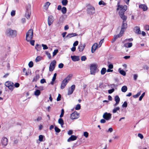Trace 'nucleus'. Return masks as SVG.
Instances as JSON below:
<instances>
[{
  "mask_svg": "<svg viewBox=\"0 0 149 149\" xmlns=\"http://www.w3.org/2000/svg\"><path fill=\"white\" fill-rule=\"evenodd\" d=\"M127 6L126 5L123 6H118L117 10H119V12L120 17L124 20H126L127 19L126 17L124 15L125 11L127 10Z\"/></svg>",
  "mask_w": 149,
  "mask_h": 149,
  "instance_id": "f257e3e1",
  "label": "nucleus"
},
{
  "mask_svg": "<svg viewBox=\"0 0 149 149\" xmlns=\"http://www.w3.org/2000/svg\"><path fill=\"white\" fill-rule=\"evenodd\" d=\"M6 33L9 36L14 38L17 35V31L15 30H12L11 29L9 28L7 29Z\"/></svg>",
  "mask_w": 149,
  "mask_h": 149,
  "instance_id": "f03ea898",
  "label": "nucleus"
},
{
  "mask_svg": "<svg viewBox=\"0 0 149 149\" xmlns=\"http://www.w3.org/2000/svg\"><path fill=\"white\" fill-rule=\"evenodd\" d=\"M98 71L99 70L97 69V65L96 64H92L91 65L90 72L91 74L95 75Z\"/></svg>",
  "mask_w": 149,
  "mask_h": 149,
  "instance_id": "7ed1b4c3",
  "label": "nucleus"
},
{
  "mask_svg": "<svg viewBox=\"0 0 149 149\" xmlns=\"http://www.w3.org/2000/svg\"><path fill=\"white\" fill-rule=\"evenodd\" d=\"M33 31L32 29H30L27 32L26 34V38L27 41L29 42L33 38Z\"/></svg>",
  "mask_w": 149,
  "mask_h": 149,
  "instance_id": "20e7f679",
  "label": "nucleus"
},
{
  "mask_svg": "<svg viewBox=\"0 0 149 149\" xmlns=\"http://www.w3.org/2000/svg\"><path fill=\"white\" fill-rule=\"evenodd\" d=\"M87 13L90 15H93L95 12V8L90 5H88L87 6Z\"/></svg>",
  "mask_w": 149,
  "mask_h": 149,
  "instance_id": "39448f33",
  "label": "nucleus"
},
{
  "mask_svg": "<svg viewBox=\"0 0 149 149\" xmlns=\"http://www.w3.org/2000/svg\"><path fill=\"white\" fill-rule=\"evenodd\" d=\"M5 85L11 91H13L14 88V84L12 82L7 81L5 82Z\"/></svg>",
  "mask_w": 149,
  "mask_h": 149,
  "instance_id": "423d86ee",
  "label": "nucleus"
},
{
  "mask_svg": "<svg viewBox=\"0 0 149 149\" xmlns=\"http://www.w3.org/2000/svg\"><path fill=\"white\" fill-rule=\"evenodd\" d=\"M123 23L120 32L121 34L123 35L125 31V29H126L127 27V24L125 22V20H123Z\"/></svg>",
  "mask_w": 149,
  "mask_h": 149,
  "instance_id": "0eeeda50",
  "label": "nucleus"
},
{
  "mask_svg": "<svg viewBox=\"0 0 149 149\" xmlns=\"http://www.w3.org/2000/svg\"><path fill=\"white\" fill-rule=\"evenodd\" d=\"M56 64L55 60L53 61L50 63L49 66V71H52L54 70Z\"/></svg>",
  "mask_w": 149,
  "mask_h": 149,
  "instance_id": "6e6552de",
  "label": "nucleus"
},
{
  "mask_svg": "<svg viewBox=\"0 0 149 149\" xmlns=\"http://www.w3.org/2000/svg\"><path fill=\"white\" fill-rule=\"evenodd\" d=\"M79 117V113L76 111L72 113L70 116V118L72 120L77 119Z\"/></svg>",
  "mask_w": 149,
  "mask_h": 149,
  "instance_id": "1a4fd4ad",
  "label": "nucleus"
},
{
  "mask_svg": "<svg viewBox=\"0 0 149 149\" xmlns=\"http://www.w3.org/2000/svg\"><path fill=\"white\" fill-rule=\"evenodd\" d=\"M111 114L109 113L105 112L104 113L103 115V117L105 120H108L110 119L111 118Z\"/></svg>",
  "mask_w": 149,
  "mask_h": 149,
  "instance_id": "9d476101",
  "label": "nucleus"
},
{
  "mask_svg": "<svg viewBox=\"0 0 149 149\" xmlns=\"http://www.w3.org/2000/svg\"><path fill=\"white\" fill-rule=\"evenodd\" d=\"M54 21L53 17L52 15H50L48 19V25L50 26L53 22Z\"/></svg>",
  "mask_w": 149,
  "mask_h": 149,
  "instance_id": "9b49d317",
  "label": "nucleus"
},
{
  "mask_svg": "<svg viewBox=\"0 0 149 149\" xmlns=\"http://www.w3.org/2000/svg\"><path fill=\"white\" fill-rule=\"evenodd\" d=\"M75 88V86L73 85L68 90V95H71L72 93Z\"/></svg>",
  "mask_w": 149,
  "mask_h": 149,
  "instance_id": "f8f14e48",
  "label": "nucleus"
},
{
  "mask_svg": "<svg viewBox=\"0 0 149 149\" xmlns=\"http://www.w3.org/2000/svg\"><path fill=\"white\" fill-rule=\"evenodd\" d=\"M8 143V140L6 137L3 138L1 139V143L3 146H6L7 145Z\"/></svg>",
  "mask_w": 149,
  "mask_h": 149,
  "instance_id": "ddd939ff",
  "label": "nucleus"
},
{
  "mask_svg": "<svg viewBox=\"0 0 149 149\" xmlns=\"http://www.w3.org/2000/svg\"><path fill=\"white\" fill-rule=\"evenodd\" d=\"M98 46L97 43H95L92 46L91 49V52L92 53H94Z\"/></svg>",
  "mask_w": 149,
  "mask_h": 149,
  "instance_id": "4468645a",
  "label": "nucleus"
},
{
  "mask_svg": "<svg viewBox=\"0 0 149 149\" xmlns=\"http://www.w3.org/2000/svg\"><path fill=\"white\" fill-rule=\"evenodd\" d=\"M68 83V82L66 80L64 79L61 83L60 87L61 89H64Z\"/></svg>",
  "mask_w": 149,
  "mask_h": 149,
  "instance_id": "2eb2a0df",
  "label": "nucleus"
},
{
  "mask_svg": "<svg viewBox=\"0 0 149 149\" xmlns=\"http://www.w3.org/2000/svg\"><path fill=\"white\" fill-rule=\"evenodd\" d=\"M85 46L86 45L85 44H79L78 47L79 51L80 52H82L84 50Z\"/></svg>",
  "mask_w": 149,
  "mask_h": 149,
  "instance_id": "dca6fc26",
  "label": "nucleus"
},
{
  "mask_svg": "<svg viewBox=\"0 0 149 149\" xmlns=\"http://www.w3.org/2000/svg\"><path fill=\"white\" fill-rule=\"evenodd\" d=\"M134 31L135 33L136 34H140L141 33V32L140 28L138 26H136L134 27Z\"/></svg>",
  "mask_w": 149,
  "mask_h": 149,
  "instance_id": "f3484780",
  "label": "nucleus"
},
{
  "mask_svg": "<svg viewBox=\"0 0 149 149\" xmlns=\"http://www.w3.org/2000/svg\"><path fill=\"white\" fill-rule=\"evenodd\" d=\"M123 35L122 34H120V33L119 34H118V35H117L116 36H114L113 38L112 39L111 42L112 43L113 42L118 38L122 36Z\"/></svg>",
  "mask_w": 149,
  "mask_h": 149,
  "instance_id": "a211bd4d",
  "label": "nucleus"
},
{
  "mask_svg": "<svg viewBox=\"0 0 149 149\" xmlns=\"http://www.w3.org/2000/svg\"><path fill=\"white\" fill-rule=\"evenodd\" d=\"M77 139V137L76 136L73 135H72L70 138L68 139L67 141L68 142H69L71 141L75 140Z\"/></svg>",
  "mask_w": 149,
  "mask_h": 149,
  "instance_id": "6ab92c4d",
  "label": "nucleus"
},
{
  "mask_svg": "<svg viewBox=\"0 0 149 149\" xmlns=\"http://www.w3.org/2000/svg\"><path fill=\"white\" fill-rule=\"evenodd\" d=\"M71 58L72 60L74 61H78L79 60V57L78 56H71Z\"/></svg>",
  "mask_w": 149,
  "mask_h": 149,
  "instance_id": "aec40b11",
  "label": "nucleus"
},
{
  "mask_svg": "<svg viewBox=\"0 0 149 149\" xmlns=\"http://www.w3.org/2000/svg\"><path fill=\"white\" fill-rule=\"evenodd\" d=\"M139 8L142 9L143 11H145L148 9V7L145 4H141L139 6Z\"/></svg>",
  "mask_w": 149,
  "mask_h": 149,
  "instance_id": "412c9836",
  "label": "nucleus"
},
{
  "mask_svg": "<svg viewBox=\"0 0 149 149\" xmlns=\"http://www.w3.org/2000/svg\"><path fill=\"white\" fill-rule=\"evenodd\" d=\"M77 36L76 33H70L68 34L66 36V38H70L72 37Z\"/></svg>",
  "mask_w": 149,
  "mask_h": 149,
  "instance_id": "4be33fe9",
  "label": "nucleus"
},
{
  "mask_svg": "<svg viewBox=\"0 0 149 149\" xmlns=\"http://www.w3.org/2000/svg\"><path fill=\"white\" fill-rule=\"evenodd\" d=\"M72 76L73 75L72 74H70L64 79L65 80H66V81L68 82L71 79Z\"/></svg>",
  "mask_w": 149,
  "mask_h": 149,
  "instance_id": "5701e85b",
  "label": "nucleus"
},
{
  "mask_svg": "<svg viewBox=\"0 0 149 149\" xmlns=\"http://www.w3.org/2000/svg\"><path fill=\"white\" fill-rule=\"evenodd\" d=\"M40 78V76L38 74H36V76L34 77L33 79V82H36Z\"/></svg>",
  "mask_w": 149,
  "mask_h": 149,
  "instance_id": "b1692460",
  "label": "nucleus"
},
{
  "mask_svg": "<svg viewBox=\"0 0 149 149\" xmlns=\"http://www.w3.org/2000/svg\"><path fill=\"white\" fill-rule=\"evenodd\" d=\"M50 3L49 2H46L45 3V4L44 6V9H45V10H47L48 8V7L50 5Z\"/></svg>",
  "mask_w": 149,
  "mask_h": 149,
  "instance_id": "393cba45",
  "label": "nucleus"
},
{
  "mask_svg": "<svg viewBox=\"0 0 149 149\" xmlns=\"http://www.w3.org/2000/svg\"><path fill=\"white\" fill-rule=\"evenodd\" d=\"M132 42L126 43L124 44V46L126 47L130 48L132 47Z\"/></svg>",
  "mask_w": 149,
  "mask_h": 149,
  "instance_id": "a878e982",
  "label": "nucleus"
},
{
  "mask_svg": "<svg viewBox=\"0 0 149 149\" xmlns=\"http://www.w3.org/2000/svg\"><path fill=\"white\" fill-rule=\"evenodd\" d=\"M35 48L36 49L37 51H39L41 49V46L38 44H37L36 45L35 47Z\"/></svg>",
  "mask_w": 149,
  "mask_h": 149,
  "instance_id": "bb28decb",
  "label": "nucleus"
},
{
  "mask_svg": "<svg viewBox=\"0 0 149 149\" xmlns=\"http://www.w3.org/2000/svg\"><path fill=\"white\" fill-rule=\"evenodd\" d=\"M58 122L59 124L61 125V127H62L64 124L63 121V119L61 118H59Z\"/></svg>",
  "mask_w": 149,
  "mask_h": 149,
  "instance_id": "cd10ccee",
  "label": "nucleus"
},
{
  "mask_svg": "<svg viewBox=\"0 0 149 149\" xmlns=\"http://www.w3.org/2000/svg\"><path fill=\"white\" fill-rule=\"evenodd\" d=\"M118 71L123 76H125L126 75V72L123 70H121L120 68H119L118 69Z\"/></svg>",
  "mask_w": 149,
  "mask_h": 149,
  "instance_id": "c85d7f7f",
  "label": "nucleus"
},
{
  "mask_svg": "<svg viewBox=\"0 0 149 149\" xmlns=\"http://www.w3.org/2000/svg\"><path fill=\"white\" fill-rule=\"evenodd\" d=\"M31 14V12L28 11L26 12V13L25 15V16L27 19H29L30 18Z\"/></svg>",
  "mask_w": 149,
  "mask_h": 149,
  "instance_id": "c756f323",
  "label": "nucleus"
},
{
  "mask_svg": "<svg viewBox=\"0 0 149 149\" xmlns=\"http://www.w3.org/2000/svg\"><path fill=\"white\" fill-rule=\"evenodd\" d=\"M120 108L119 107H115L112 110V112L113 113H116L117 111L120 110Z\"/></svg>",
  "mask_w": 149,
  "mask_h": 149,
  "instance_id": "7c9ffc66",
  "label": "nucleus"
},
{
  "mask_svg": "<svg viewBox=\"0 0 149 149\" xmlns=\"http://www.w3.org/2000/svg\"><path fill=\"white\" fill-rule=\"evenodd\" d=\"M127 87L126 86H124L122 87L121 91L123 92H126L127 90Z\"/></svg>",
  "mask_w": 149,
  "mask_h": 149,
  "instance_id": "2f4dec72",
  "label": "nucleus"
},
{
  "mask_svg": "<svg viewBox=\"0 0 149 149\" xmlns=\"http://www.w3.org/2000/svg\"><path fill=\"white\" fill-rule=\"evenodd\" d=\"M106 71V69L105 68H102L101 71V74L103 75L105 74Z\"/></svg>",
  "mask_w": 149,
  "mask_h": 149,
  "instance_id": "473e14b6",
  "label": "nucleus"
},
{
  "mask_svg": "<svg viewBox=\"0 0 149 149\" xmlns=\"http://www.w3.org/2000/svg\"><path fill=\"white\" fill-rule=\"evenodd\" d=\"M42 57L41 56H38L35 59V61L36 62L39 61L42 59Z\"/></svg>",
  "mask_w": 149,
  "mask_h": 149,
  "instance_id": "72a5a7b5",
  "label": "nucleus"
},
{
  "mask_svg": "<svg viewBox=\"0 0 149 149\" xmlns=\"http://www.w3.org/2000/svg\"><path fill=\"white\" fill-rule=\"evenodd\" d=\"M40 94V92L39 90H37L34 92V95L36 96H38Z\"/></svg>",
  "mask_w": 149,
  "mask_h": 149,
  "instance_id": "f704fd0d",
  "label": "nucleus"
},
{
  "mask_svg": "<svg viewBox=\"0 0 149 149\" xmlns=\"http://www.w3.org/2000/svg\"><path fill=\"white\" fill-rule=\"evenodd\" d=\"M61 3L63 5L65 6L68 3V1L67 0H63Z\"/></svg>",
  "mask_w": 149,
  "mask_h": 149,
  "instance_id": "c9c22d12",
  "label": "nucleus"
},
{
  "mask_svg": "<svg viewBox=\"0 0 149 149\" xmlns=\"http://www.w3.org/2000/svg\"><path fill=\"white\" fill-rule=\"evenodd\" d=\"M116 102H119L120 99L118 95H116L114 98Z\"/></svg>",
  "mask_w": 149,
  "mask_h": 149,
  "instance_id": "e433bc0d",
  "label": "nucleus"
},
{
  "mask_svg": "<svg viewBox=\"0 0 149 149\" xmlns=\"http://www.w3.org/2000/svg\"><path fill=\"white\" fill-rule=\"evenodd\" d=\"M66 11L67 9L66 7H63L61 9V11L63 14H65L66 13Z\"/></svg>",
  "mask_w": 149,
  "mask_h": 149,
  "instance_id": "4c0bfd02",
  "label": "nucleus"
},
{
  "mask_svg": "<svg viewBox=\"0 0 149 149\" xmlns=\"http://www.w3.org/2000/svg\"><path fill=\"white\" fill-rule=\"evenodd\" d=\"M141 91L138 93L136 94L133 95V97L134 98H137L141 94Z\"/></svg>",
  "mask_w": 149,
  "mask_h": 149,
  "instance_id": "58836bf2",
  "label": "nucleus"
},
{
  "mask_svg": "<svg viewBox=\"0 0 149 149\" xmlns=\"http://www.w3.org/2000/svg\"><path fill=\"white\" fill-rule=\"evenodd\" d=\"M45 136L42 135H40L39 136V140L40 141H43V139Z\"/></svg>",
  "mask_w": 149,
  "mask_h": 149,
  "instance_id": "ea45409f",
  "label": "nucleus"
},
{
  "mask_svg": "<svg viewBox=\"0 0 149 149\" xmlns=\"http://www.w3.org/2000/svg\"><path fill=\"white\" fill-rule=\"evenodd\" d=\"M29 68H32L33 65V62L32 61H30L28 64Z\"/></svg>",
  "mask_w": 149,
  "mask_h": 149,
  "instance_id": "a19ab883",
  "label": "nucleus"
},
{
  "mask_svg": "<svg viewBox=\"0 0 149 149\" xmlns=\"http://www.w3.org/2000/svg\"><path fill=\"white\" fill-rule=\"evenodd\" d=\"M81 108V106L80 104H77L76 106L75 109L76 110H79Z\"/></svg>",
  "mask_w": 149,
  "mask_h": 149,
  "instance_id": "79ce46f5",
  "label": "nucleus"
},
{
  "mask_svg": "<svg viewBox=\"0 0 149 149\" xmlns=\"http://www.w3.org/2000/svg\"><path fill=\"white\" fill-rule=\"evenodd\" d=\"M54 130H55V131L56 132H57V133H59L61 131L60 130L56 127H55Z\"/></svg>",
  "mask_w": 149,
  "mask_h": 149,
  "instance_id": "37998d69",
  "label": "nucleus"
},
{
  "mask_svg": "<svg viewBox=\"0 0 149 149\" xmlns=\"http://www.w3.org/2000/svg\"><path fill=\"white\" fill-rule=\"evenodd\" d=\"M145 95V93H143L141 95L139 99V101H141L142 100L143 98L144 97Z\"/></svg>",
  "mask_w": 149,
  "mask_h": 149,
  "instance_id": "c03bdc74",
  "label": "nucleus"
},
{
  "mask_svg": "<svg viewBox=\"0 0 149 149\" xmlns=\"http://www.w3.org/2000/svg\"><path fill=\"white\" fill-rule=\"evenodd\" d=\"M41 120L42 117L40 116H38L36 119L34 120V121L38 122L40 121Z\"/></svg>",
  "mask_w": 149,
  "mask_h": 149,
  "instance_id": "a18cd8bd",
  "label": "nucleus"
},
{
  "mask_svg": "<svg viewBox=\"0 0 149 149\" xmlns=\"http://www.w3.org/2000/svg\"><path fill=\"white\" fill-rule=\"evenodd\" d=\"M99 4L100 5H103L105 6L106 4L103 1L101 0L99 2Z\"/></svg>",
  "mask_w": 149,
  "mask_h": 149,
  "instance_id": "49530a36",
  "label": "nucleus"
},
{
  "mask_svg": "<svg viewBox=\"0 0 149 149\" xmlns=\"http://www.w3.org/2000/svg\"><path fill=\"white\" fill-rule=\"evenodd\" d=\"M84 136L86 138H87L88 136V133L87 132H84Z\"/></svg>",
  "mask_w": 149,
  "mask_h": 149,
  "instance_id": "de8ad7c7",
  "label": "nucleus"
},
{
  "mask_svg": "<svg viewBox=\"0 0 149 149\" xmlns=\"http://www.w3.org/2000/svg\"><path fill=\"white\" fill-rule=\"evenodd\" d=\"M58 52V49H55L54 50V52L53 53V56H55Z\"/></svg>",
  "mask_w": 149,
  "mask_h": 149,
  "instance_id": "09e8293b",
  "label": "nucleus"
},
{
  "mask_svg": "<svg viewBox=\"0 0 149 149\" xmlns=\"http://www.w3.org/2000/svg\"><path fill=\"white\" fill-rule=\"evenodd\" d=\"M45 53L46 55L50 59H51V56L50 53L47 51Z\"/></svg>",
  "mask_w": 149,
  "mask_h": 149,
  "instance_id": "8fccbe9b",
  "label": "nucleus"
},
{
  "mask_svg": "<svg viewBox=\"0 0 149 149\" xmlns=\"http://www.w3.org/2000/svg\"><path fill=\"white\" fill-rule=\"evenodd\" d=\"M42 46L43 47V48L44 50L46 49H48V47L45 45L42 44Z\"/></svg>",
  "mask_w": 149,
  "mask_h": 149,
  "instance_id": "3c124183",
  "label": "nucleus"
},
{
  "mask_svg": "<svg viewBox=\"0 0 149 149\" xmlns=\"http://www.w3.org/2000/svg\"><path fill=\"white\" fill-rule=\"evenodd\" d=\"M64 110H63V109H62L61 110V114L60 116V118H61L63 116L64 114Z\"/></svg>",
  "mask_w": 149,
  "mask_h": 149,
  "instance_id": "603ef678",
  "label": "nucleus"
},
{
  "mask_svg": "<svg viewBox=\"0 0 149 149\" xmlns=\"http://www.w3.org/2000/svg\"><path fill=\"white\" fill-rule=\"evenodd\" d=\"M86 59V56H82L81 57V60L82 61H85Z\"/></svg>",
  "mask_w": 149,
  "mask_h": 149,
  "instance_id": "864d4df0",
  "label": "nucleus"
},
{
  "mask_svg": "<svg viewBox=\"0 0 149 149\" xmlns=\"http://www.w3.org/2000/svg\"><path fill=\"white\" fill-rule=\"evenodd\" d=\"M103 42H104V39H102L100 40V42L99 43L98 45L99 47H100L101 46L102 44V43Z\"/></svg>",
  "mask_w": 149,
  "mask_h": 149,
  "instance_id": "5fc2aeb1",
  "label": "nucleus"
},
{
  "mask_svg": "<svg viewBox=\"0 0 149 149\" xmlns=\"http://www.w3.org/2000/svg\"><path fill=\"white\" fill-rule=\"evenodd\" d=\"M127 104L126 102H124L122 105V107H127Z\"/></svg>",
  "mask_w": 149,
  "mask_h": 149,
  "instance_id": "6e6d98bb",
  "label": "nucleus"
},
{
  "mask_svg": "<svg viewBox=\"0 0 149 149\" xmlns=\"http://www.w3.org/2000/svg\"><path fill=\"white\" fill-rule=\"evenodd\" d=\"M15 10H13L11 12V15L12 16L15 15Z\"/></svg>",
  "mask_w": 149,
  "mask_h": 149,
  "instance_id": "4d7b16f0",
  "label": "nucleus"
},
{
  "mask_svg": "<svg viewBox=\"0 0 149 149\" xmlns=\"http://www.w3.org/2000/svg\"><path fill=\"white\" fill-rule=\"evenodd\" d=\"M61 95L60 94H59L58 96L57 97L56 100L57 101H59L61 100Z\"/></svg>",
  "mask_w": 149,
  "mask_h": 149,
  "instance_id": "13d9d810",
  "label": "nucleus"
},
{
  "mask_svg": "<svg viewBox=\"0 0 149 149\" xmlns=\"http://www.w3.org/2000/svg\"><path fill=\"white\" fill-rule=\"evenodd\" d=\"M114 91V88H112L111 89L109 90L108 91V92L109 94H111Z\"/></svg>",
  "mask_w": 149,
  "mask_h": 149,
  "instance_id": "bf43d9fd",
  "label": "nucleus"
},
{
  "mask_svg": "<svg viewBox=\"0 0 149 149\" xmlns=\"http://www.w3.org/2000/svg\"><path fill=\"white\" fill-rule=\"evenodd\" d=\"M56 73H55V74H54V76L52 78V79H53V81H55L56 79Z\"/></svg>",
  "mask_w": 149,
  "mask_h": 149,
  "instance_id": "052dcab7",
  "label": "nucleus"
},
{
  "mask_svg": "<svg viewBox=\"0 0 149 149\" xmlns=\"http://www.w3.org/2000/svg\"><path fill=\"white\" fill-rule=\"evenodd\" d=\"M63 63H61L58 65V67L59 68H62L63 67Z\"/></svg>",
  "mask_w": 149,
  "mask_h": 149,
  "instance_id": "680f3d73",
  "label": "nucleus"
},
{
  "mask_svg": "<svg viewBox=\"0 0 149 149\" xmlns=\"http://www.w3.org/2000/svg\"><path fill=\"white\" fill-rule=\"evenodd\" d=\"M145 30L147 31L149 30V26L148 25H146L144 26Z\"/></svg>",
  "mask_w": 149,
  "mask_h": 149,
  "instance_id": "e2e57ef3",
  "label": "nucleus"
},
{
  "mask_svg": "<svg viewBox=\"0 0 149 149\" xmlns=\"http://www.w3.org/2000/svg\"><path fill=\"white\" fill-rule=\"evenodd\" d=\"M78 42L77 41H75L73 44V46L74 47H75L76 46H77L78 45Z\"/></svg>",
  "mask_w": 149,
  "mask_h": 149,
  "instance_id": "0e129e2a",
  "label": "nucleus"
},
{
  "mask_svg": "<svg viewBox=\"0 0 149 149\" xmlns=\"http://www.w3.org/2000/svg\"><path fill=\"white\" fill-rule=\"evenodd\" d=\"M138 136L141 139H142L143 138V135L141 134H138Z\"/></svg>",
  "mask_w": 149,
  "mask_h": 149,
  "instance_id": "69168bd1",
  "label": "nucleus"
},
{
  "mask_svg": "<svg viewBox=\"0 0 149 149\" xmlns=\"http://www.w3.org/2000/svg\"><path fill=\"white\" fill-rule=\"evenodd\" d=\"M31 44L32 45L34 46V45L35 41L34 40H31L29 41Z\"/></svg>",
  "mask_w": 149,
  "mask_h": 149,
  "instance_id": "338daca9",
  "label": "nucleus"
},
{
  "mask_svg": "<svg viewBox=\"0 0 149 149\" xmlns=\"http://www.w3.org/2000/svg\"><path fill=\"white\" fill-rule=\"evenodd\" d=\"M113 131V129L111 127H110L109 129L107 132H109L110 133H111Z\"/></svg>",
  "mask_w": 149,
  "mask_h": 149,
  "instance_id": "774afa93",
  "label": "nucleus"
}]
</instances>
